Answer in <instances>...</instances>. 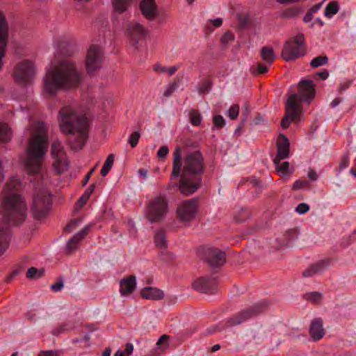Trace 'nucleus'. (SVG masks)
<instances>
[{
	"instance_id": "obj_1",
	"label": "nucleus",
	"mask_w": 356,
	"mask_h": 356,
	"mask_svg": "<svg viewBox=\"0 0 356 356\" xmlns=\"http://www.w3.org/2000/svg\"><path fill=\"white\" fill-rule=\"evenodd\" d=\"M181 148L177 147L173 152L172 169L170 179L180 177L177 186L180 193L186 196L197 191L202 184L204 172V157L199 150L188 153L182 161Z\"/></svg>"
},
{
	"instance_id": "obj_2",
	"label": "nucleus",
	"mask_w": 356,
	"mask_h": 356,
	"mask_svg": "<svg viewBox=\"0 0 356 356\" xmlns=\"http://www.w3.org/2000/svg\"><path fill=\"white\" fill-rule=\"evenodd\" d=\"M82 79L81 72L74 63L61 60L46 73L44 90L48 95L53 97L61 90L77 88Z\"/></svg>"
},
{
	"instance_id": "obj_3",
	"label": "nucleus",
	"mask_w": 356,
	"mask_h": 356,
	"mask_svg": "<svg viewBox=\"0 0 356 356\" xmlns=\"http://www.w3.org/2000/svg\"><path fill=\"white\" fill-rule=\"evenodd\" d=\"M1 213L6 225L0 223V256L9 247L11 233L8 225L20 226L26 218V204L17 193H10L1 202Z\"/></svg>"
},
{
	"instance_id": "obj_4",
	"label": "nucleus",
	"mask_w": 356,
	"mask_h": 356,
	"mask_svg": "<svg viewBox=\"0 0 356 356\" xmlns=\"http://www.w3.org/2000/svg\"><path fill=\"white\" fill-rule=\"evenodd\" d=\"M59 115L61 131L65 134H77L74 141H70L72 148L74 150L81 149L88 137V118L83 115H79L70 106L63 107L59 111Z\"/></svg>"
},
{
	"instance_id": "obj_5",
	"label": "nucleus",
	"mask_w": 356,
	"mask_h": 356,
	"mask_svg": "<svg viewBox=\"0 0 356 356\" xmlns=\"http://www.w3.org/2000/svg\"><path fill=\"white\" fill-rule=\"evenodd\" d=\"M298 93L292 94L287 99L285 115L281 121L282 129H287L291 120L298 122L302 114L301 103L305 102L309 104L314 99L316 95L314 81L312 80L302 79L298 84Z\"/></svg>"
},
{
	"instance_id": "obj_6",
	"label": "nucleus",
	"mask_w": 356,
	"mask_h": 356,
	"mask_svg": "<svg viewBox=\"0 0 356 356\" xmlns=\"http://www.w3.org/2000/svg\"><path fill=\"white\" fill-rule=\"evenodd\" d=\"M270 302L267 300H262L252 306L247 307L227 318L225 323L211 327L207 330L209 334L222 331L225 327H234L245 321L254 318L266 312L270 307Z\"/></svg>"
},
{
	"instance_id": "obj_7",
	"label": "nucleus",
	"mask_w": 356,
	"mask_h": 356,
	"mask_svg": "<svg viewBox=\"0 0 356 356\" xmlns=\"http://www.w3.org/2000/svg\"><path fill=\"white\" fill-rule=\"evenodd\" d=\"M47 138L42 134L36 135L29 143L25 168L29 174L36 175L41 168L42 159L45 154Z\"/></svg>"
},
{
	"instance_id": "obj_8",
	"label": "nucleus",
	"mask_w": 356,
	"mask_h": 356,
	"mask_svg": "<svg viewBox=\"0 0 356 356\" xmlns=\"http://www.w3.org/2000/svg\"><path fill=\"white\" fill-rule=\"evenodd\" d=\"M305 35L302 33L288 40L285 42L282 50V58L289 62L304 56L305 54Z\"/></svg>"
},
{
	"instance_id": "obj_9",
	"label": "nucleus",
	"mask_w": 356,
	"mask_h": 356,
	"mask_svg": "<svg viewBox=\"0 0 356 356\" xmlns=\"http://www.w3.org/2000/svg\"><path fill=\"white\" fill-rule=\"evenodd\" d=\"M168 211V203L165 195H159L149 201L145 211V217L151 223L162 221Z\"/></svg>"
},
{
	"instance_id": "obj_10",
	"label": "nucleus",
	"mask_w": 356,
	"mask_h": 356,
	"mask_svg": "<svg viewBox=\"0 0 356 356\" xmlns=\"http://www.w3.org/2000/svg\"><path fill=\"white\" fill-rule=\"evenodd\" d=\"M198 257L212 268H219L226 262L224 251L213 247L201 246L197 249Z\"/></svg>"
},
{
	"instance_id": "obj_11",
	"label": "nucleus",
	"mask_w": 356,
	"mask_h": 356,
	"mask_svg": "<svg viewBox=\"0 0 356 356\" xmlns=\"http://www.w3.org/2000/svg\"><path fill=\"white\" fill-rule=\"evenodd\" d=\"M51 197L44 191H39L33 195L31 213L35 220H40L46 218L50 207Z\"/></svg>"
},
{
	"instance_id": "obj_12",
	"label": "nucleus",
	"mask_w": 356,
	"mask_h": 356,
	"mask_svg": "<svg viewBox=\"0 0 356 356\" xmlns=\"http://www.w3.org/2000/svg\"><path fill=\"white\" fill-rule=\"evenodd\" d=\"M35 74L33 63L28 60L19 63L15 67L13 76L15 81L22 85H26L31 81Z\"/></svg>"
},
{
	"instance_id": "obj_13",
	"label": "nucleus",
	"mask_w": 356,
	"mask_h": 356,
	"mask_svg": "<svg viewBox=\"0 0 356 356\" xmlns=\"http://www.w3.org/2000/svg\"><path fill=\"white\" fill-rule=\"evenodd\" d=\"M197 212V198L184 201L177 209V215L181 222L191 221Z\"/></svg>"
},
{
	"instance_id": "obj_14",
	"label": "nucleus",
	"mask_w": 356,
	"mask_h": 356,
	"mask_svg": "<svg viewBox=\"0 0 356 356\" xmlns=\"http://www.w3.org/2000/svg\"><path fill=\"white\" fill-rule=\"evenodd\" d=\"M103 61V54L101 48L94 44L91 45L86 57V70L89 74H92L98 70Z\"/></svg>"
},
{
	"instance_id": "obj_15",
	"label": "nucleus",
	"mask_w": 356,
	"mask_h": 356,
	"mask_svg": "<svg viewBox=\"0 0 356 356\" xmlns=\"http://www.w3.org/2000/svg\"><path fill=\"white\" fill-rule=\"evenodd\" d=\"M154 241L156 248L161 250L160 256L164 261H170L174 259L173 254L167 251L168 243L166 234L163 229L157 230L154 234Z\"/></svg>"
},
{
	"instance_id": "obj_16",
	"label": "nucleus",
	"mask_w": 356,
	"mask_h": 356,
	"mask_svg": "<svg viewBox=\"0 0 356 356\" xmlns=\"http://www.w3.org/2000/svg\"><path fill=\"white\" fill-rule=\"evenodd\" d=\"M193 287L200 293L213 294L216 291L217 281L213 277H201L193 283Z\"/></svg>"
},
{
	"instance_id": "obj_17",
	"label": "nucleus",
	"mask_w": 356,
	"mask_h": 356,
	"mask_svg": "<svg viewBox=\"0 0 356 356\" xmlns=\"http://www.w3.org/2000/svg\"><path fill=\"white\" fill-rule=\"evenodd\" d=\"M277 155L273 159L275 164L280 163V160L287 159L289 156L290 144L288 138L283 134L278 136L277 140Z\"/></svg>"
},
{
	"instance_id": "obj_18",
	"label": "nucleus",
	"mask_w": 356,
	"mask_h": 356,
	"mask_svg": "<svg viewBox=\"0 0 356 356\" xmlns=\"http://www.w3.org/2000/svg\"><path fill=\"white\" fill-rule=\"evenodd\" d=\"M51 154L54 159L53 166L58 172L62 173L63 170L61 169L62 157L65 154L63 147L58 140H55L51 144Z\"/></svg>"
},
{
	"instance_id": "obj_19",
	"label": "nucleus",
	"mask_w": 356,
	"mask_h": 356,
	"mask_svg": "<svg viewBox=\"0 0 356 356\" xmlns=\"http://www.w3.org/2000/svg\"><path fill=\"white\" fill-rule=\"evenodd\" d=\"M146 33L144 27L137 22L131 23L127 29V33L133 45H136L140 40L145 38Z\"/></svg>"
},
{
	"instance_id": "obj_20",
	"label": "nucleus",
	"mask_w": 356,
	"mask_h": 356,
	"mask_svg": "<svg viewBox=\"0 0 356 356\" xmlns=\"http://www.w3.org/2000/svg\"><path fill=\"white\" fill-rule=\"evenodd\" d=\"M331 259L320 260L318 262L310 266L306 270H305L302 272V276L307 277L321 274L324 271L325 269H326L331 264Z\"/></svg>"
},
{
	"instance_id": "obj_21",
	"label": "nucleus",
	"mask_w": 356,
	"mask_h": 356,
	"mask_svg": "<svg viewBox=\"0 0 356 356\" xmlns=\"http://www.w3.org/2000/svg\"><path fill=\"white\" fill-rule=\"evenodd\" d=\"M140 8L143 15L148 20H154L157 15V6L154 0H142Z\"/></svg>"
},
{
	"instance_id": "obj_22",
	"label": "nucleus",
	"mask_w": 356,
	"mask_h": 356,
	"mask_svg": "<svg viewBox=\"0 0 356 356\" xmlns=\"http://www.w3.org/2000/svg\"><path fill=\"white\" fill-rule=\"evenodd\" d=\"M136 288V277L134 275L122 279L120 282V293L122 296L131 294Z\"/></svg>"
},
{
	"instance_id": "obj_23",
	"label": "nucleus",
	"mask_w": 356,
	"mask_h": 356,
	"mask_svg": "<svg viewBox=\"0 0 356 356\" xmlns=\"http://www.w3.org/2000/svg\"><path fill=\"white\" fill-rule=\"evenodd\" d=\"M309 332L311 338L315 341H319L324 337L325 331L321 318H314L311 322Z\"/></svg>"
},
{
	"instance_id": "obj_24",
	"label": "nucleus",
	"mask_w": 356,
	"mask_h": 356,
	"mask_svg": "<svg viewBox=\"0 0 356 356\" xmlns=\"http://www.w3.org/2000/svg\"><path fill=\"white\" fill-rule=\"evenodd\" d=\"M8 31H9V25L8 20L3 14V13L0 10V52L3 51V48L8 45ZM2 56V54H1Z\"/></svg>"
},
{
	"instance_id": "obj_25",
	"label": "nucleus",
	"mask_w": 356,
	"mask_h": 356,
	"mask_svg": "<svg viewBox=\"0 0 356 356\" xmlns=\"http://www.w3.org/2000/svg\"><path fill=\"white\" fill-rule=\"evenodd\" d=\"M141 296L148 300H162L164 293L162 290L152 286L145 287L141 290Z\"/></svg>"
},
{
	"instance_id": "obj_26",
	"label": "nucleus",
	"mask_w": 356,
	"mask_h": 356,
	"mask_svg": "<svg viewBox=\"0 0 356 356\" xmlns=\"http://www.w3.org/2000/svg\"><path fill=\"white\" fill-rule=\"evenodd\" d=\"M132 0H111L114 10L118 13H124L129 7Z\"/></svg>"
},
{
	"instance_id": "obj_27",
	"label": "nucleus",
	"mask_w": 356,
	"mask_h": 356,
	"mask_svg": "<svg viewBox=\"0 0 356 356\" xmlns=\"http://www.w3.org/2000/svg\"><path fill=\"white\" fill-rule=\"evenodd\" d=\"M12 131L7 124L0 122V143H7L11 140Z\"/></svg>"
},
{
	"instance_id": "obj_28",
	"label": "nucleus",
	"mask_w": 356,
	"mask_h": 356,
	"mask_svg": "<svg viewBox=\"0 0 356 356\" xmlns=\"http://www.w3.org/2000/svg\"><path fill=\"white\" fill-rule=\"evenodd\" d=\"M74 327V325L70 322L63 323L56 326L51 331V334L54 336H58L61 333L72 331Z\"/></svg>"
},
{
	"instance_id": "obj_29",
	"label": "nucleus",
	"mask_w": 356,
	"mask_h": 356,
	"mask_svg": "<svg viewBox=\"0 0 356 356\" xmlns=\"http://www.w3.org/2000/svg\"><path fill=\"white\" fill-rule=\"evenodd\" d=\"M262 59L269 65H271L275 59L274 51L272 48L264 47L261 50Z\"/></svg>"
},
{
	"instance_id": "obj_30",
	"label": "nucleus",
	"mask_w": 356,
	"mask_h": 356,
	"mask_svg": "<svg viewBox=\"0 0 356 356\" xmlns=\"http://www.w3.org/2000/svg\"><path fill=\"white\" fill-rule=\"evenodd\" d=\"M339 4L338 1H333L330 2L325 8V15L331 18L333 15H336L339 12Z\"/></svg>"
},
{
	"instance_id": "obj_31",
	"label": "nucleus",
	"mask_w": 356,
	"mask_h": 356,
	"mask_svg": "<svg viewBox=\"0 0 356 356\" xmlns=\"http://www.w3.org/2000/svg\"><path fill=\"white\" fill-rule=\"evenodd\" d=\"M114 159H115V155L113 154H109L108 156V157L106 158V159L103 165V167L101 170V174L103 177H105L108 174L109 171L111 170V169L113 165Z\"/></svg>"
},
{
	"instance_id": "obj_32",
	"label": "nucleus",
	"mask_w": 356,
	"mask_h": 356,
	"mask_svg": "<svg viewBox=\"0 0 356 356\" xmlns=\"http://www.w3.org/2000/svg\"><path fill=\"white\" fill-rule=\"evenodd\" d=\"M21 181L17 177H12L9 179L5 186V189L8 192L17 190L20 186Z\"/></svg>"
},
{
	"instance_id": "obj_33",
	"label": "nucleus",
	"mask_w": 356,
	"mask_h": 356,
	"mask_svg": "<svg viewBox=\"0 0 356 356\" xmlns=\"http://www.w3.org/2000/svg\"><path fill=\"white\" fill-rule=\"evenodd\" d=\"M44 273V268H41L38 270L35 267H31L28 269L26 272V277L33 280V279H38L43 276Z\"/></svg>"
},
{
	"instance_id": "obj_34",
	"label": "nucleus",
	"mask_w": 356,
	"mask_h": 356,
	"mask_svg": "<svg viewBox=\"0 0 356 356\" xmlns=\"http://www.w3.org/2000/svg\"><path fill=\"white\" fill-rule=\"evenodd\" d=\"M169 339V336L167 334L162 335L158 340L156 343V346H158L155 352L157 355L163 353L164 349L168 347V343H164V341H167Z\"/></svg>"
},
{
	"instance_id": "obj_35",
	"label": "nucleus",
	"mask_w": 356,
	"mask_h": 356,
	"mask_svg": "<svg viewBox=\"0 0 356 356\" xmlns=\"http://www.w3.org/2000/svg\"><path fill=\"white\" fill-rule=\"evenodd\" d=\"M328 58L327 56H320L313 58L310 62V65L313 68L318 67L321 65L327 64Z\"/></svg>"
},
{
	"instance_id": "obj_36",
	"label": "nucleus",
	"mask_w": 356,
	"mask_h": 356,
	"mask_svg": "<svg viewBox=\"0 0 356 356\" xmlns=\"http://www.w3.org/2000/svg\"><path fill=\"white\" fill-rule=\"evenodd\" d=\"M298 236L299 231L298 229L294 228L287 230L284 235L285 239L286 240V245L296 240L298 238Z\"/></svg>"
},
{
	"instance_id": "obj_37",
	"label": "nucleus",
	"mask_w": 356,
	"mask_h": 356,
	"mask_svg": "<svg viewBox=\"0 0 356 356\" xmlns=\"http://www.w3.org/2000/svg\"><path fill=\"white\" fill-rule=\"evenodd\" d=\"M323 298V295L320 292L317 291H313L310 293H307L305 295V298L310 301L313 303H318Z\"/></svg>"
},
{
	"instance_id": "obj_38",
	"label": "nucleus",
	"mask_w": 356,
	"mask_h": 356,
	"mask_svg": "<svg viewBox=\"0 0 356 356\" xmlns=\"http://www.w3.org/2000/svg\"><path fill=\"white\" fill-rule=\"evenodd\" d=\"M90 229V225L86 226L85 227H83L81 230H80L79 232H77L76 234H74L70 238V242L72 243L74 239H77L78 241H81L82 239H83L88 235Z\"/></svg>"
},
{
	"instance_id": "obj_39",
	"label": "nucleus",
	"mask_w": 356,
	"mask_h": 356,
	"mask_svg": "<svg viewBox=\"0 0 356 356\" xmlns=\"http://www.w3.org/2000/svg\"><path fill=\"white\" fill-rule=\"evenodd\" d=\"M191 122L193 126H200L202 122V115L196 110H193L190 113Z\"/></svg>"
},
{
	"instance_id": "obj_40",
	"label": "nucleus",
	"mask_w": 356,
	"mask_h": 356,
	"mask_svg": "<svg viewBox=\"0 0 356 356\" xmlns=\"http://www.w3.org/2000/svg\"><path fill=\"white\" fill-rule=\"evenodd\" d=\"M212 88V82L211 80H207L202 82V85L198 88L200 94L208 93Z\"/></svg>"
},
{
	"instance_id": "obj_41",
	"label": "nucleus",
	"mask_w": 356,
	"mask_h": 356,
	"mask_svg": "<svg viewBox=\"0 0 356 356\" xmlns=\"http://www.w3.org/2000/svg\"><path fill=\"white\" fill-rule=\"evenodd\" d=\"M309 186H310V184H309V181H307L306 179H304V180L299 179V180L296 181L293 183V184L292 186V190L296 191V190L302 189L304 188H308V187H309Z\"/></svg>"
},
{
	"instance_id": "obj_42",
	"label": "nucleus",
	"mask_w": 356,
	"mask_h": 356,
	"mask_svg": "<svg viewBox=\"0 0 356 356\" xmlns=\"http://www.w3.org/2000/svg\"><path fill=\"white\" fill-rule=\"evenodd\" d=\"M250 211L248 209H241L235 216V220L238 222L244 221L250 217Z\"/></svg>"
},
{
	"instance_id": "obj_43",
	"label": "nucleus",
	"mask_w": 356,
	"mask_h": 356,
	"mask_svg": "<svg viewBox=\"0 0 356 356\" xmlns=\"http://www.w3.org/2000/svg\"><path fill=\"white\" fill-rule=\"evenodd\" d=\"M213 123L216 128L221 129L225 125V120L220 115H215L213 118Z\"/></svg>"
},
{
	"instance_id": "obj_44",
	"label": "nucleus",
	"mask_w": 356,
	"mask_h": 356,
	"mask_svg": "<svg viewBox=\"0 0 356 356\" xmlns=\"http://www.w3.org/2000/svg\"><path fill=\"white\" fill-rule=\"evenodd\" d=\"M276 169L282 172L284 175H289L291 173V171H289V163L288 161H284L282 163L280 164V162L277 164H275Z\"/></svg>"
},
{
	"instance_id": "obj_45",
	"label": "nucleus",
	"mask_w": 356,
	"mask_h": 356,
	"mask_svg": "<svg viewBox=\"0 0 356 356\" xmlns=\"http://www.w3.org/2000/svg\"><path fill=\"white\" fill-rule=\"evenodd\" d=\"M140 138V134L139 131H134L129 137V143L131 147H135Z\"/></svg>"
},
{
	"instance_id": "obj_46",
	"label": "nucleus",
	"mask_w": 356,
	"mask_h": 356,
	"mask_svg": "<svg viewBox=\"0 0 356 356\" xmlns=\"http://www.w3.org/2000/svg\"><path fill=\"white\" fill-rule=\"evenodd\" d=\"M80 241L77 239H74L71 243L70 239L67 242L65 249L67 254H71L72 252L76 250L78 247V244Z\"/></svg>"
},
{
	"instance_id": "obj_47",
	"label": "nucleus",
	"mask_w": 356,
	"mask_h": 356,
	"mask_svg": "<svg viewBox=\"0 0 356 356\" xmlns=\"http://www.w3.org/2000/svg\"><path fill=\"white\" fill-rule=\"evenodd\" d=\"M178 88V83L174 81L169 84L163 92V96L169 97Z\"/></svg>"
},
{
	"instance_id": "obj_48",
	"label": "nucleus",
	"mask_w": 356,
	"mask_h": 356,
	"mask_svg": "<svg viewBox=\"0 0 356 356\" xmlns=\"http://www.w3.org/2000/svg\"><path fill=\"white\" fill-rule=\"evenodd\" d=\"M229 117L231 120H236L239 113V106L238 104L232 105L229 111Z\"/></svg>"
},
{
	"instance_id": "obj_49",
	"label": "nucleus",
	"mask_w": 356,
	"mask_h": 356,
	"mask_svg": "<svg viewBox=\"0 0 356 356\" xmlns=\"http://www.w3.org/2000/svg\"><path fill=\"white\" fill-rule=\"evenodd\" d=\"M63 277L60 276L58 278V281L56 282L51 285L50 288L52 291L58 292L63 289Z\"/></svg>"
},
{
	"instance_id": "obj_50",
	"label": "nucleus",
	"mask_w": 356,
	"mask_h": 356,
	"mask_svg": "<svg viewBox=\"0 0 356 356\" xmlns=\"http://www.w3.org/2000/svg\"><path fill=\"white\" fill-rule=\"evenodd\" d=\"M349 154L346 153L343 155L341 160L340 161V163L339 165V170L340 171L343 170V169L346 168L349 165Z\"/></svg>"
},
{
	"instance_id": "obj_51",
	"label": "nucleus",
	"mask_w": 356,
	"mask_h": 356,
	"mask_svg": "<svg viewBox=\"0 0 356 356\" xmlns=\"http://www.w3.org/2000/svg\"><path fill=\"white\" fill-rule=\"evenodd\" d=\"M309 210V206L307 203H300L296 208V211L299 214H305Z\"/></svg>"
},
{
	"instance_id": "obj_52",
	"label": "nucleus",
	"mask_w": 356,
	"mask_h": 356,
	"mask_svg": "<svg viewBox=\"0 0 356 356\" xmlns=\"http://www.w3.org/2000/svg\"><path fill=\"white\" fill-rule=\"evenodd\" d=\"M81 222V220L79 218H74L70 220V222L65 226V230L66 232H70L72 230L76 227L79 222Z\"/></svg>"
},
{
	"instance_id": "obj_53",
	"label": "nucleus",
	"mask_w": 356,
	"mask_h": 356,
	"mask_svg": "<svg viewBox=\"0 0 356 356\" xmlns=\"http://www.w3.org/2000/svg\"><path fill=\"white\" fill-rule=\"evenodd\" d=\"M168 152H169L168 147L165 145L162 146L159 148V149L157 152V156L159 159H165Z\"/></svg>"
},
{
	"instance_id": "obj_54",
	"label": "nucleus",
	"mask_w": 356,
	"mask_h": 356,
	"mask_svg": "<svg viewBox=\"0 0 356 356\" xmlns=\"http://www.w3.org/2000/svg\"><path fill=\"white\" fill-rule=\"evenodd\" d=\"M298 12L296 9L289 8L284 11L282 17L284 18H292L296 16Z\"/></svg>"
},
{
	"instance_id": "obj_55",
	"label": "nucleus",
	"mask_w": 356,
	"mask_h": 356,
	"mask_svg": "<svg viewBox=\"0 0 356 356\" xmlns=\"http://www.w3.org/2000/svg\"><path fill=\"white\" fill-rule=\"evenodd\" d=\"M234 35L229 32H226L221 38V42L225 44L229 41L234 40Z\"/></svg>"
},
{
	"instance_id": "obj_56",
	"label": "nucleus",
	"mask_w": 356,
	"mask_h": 356,
	"mask_svg": "<svg viewBox=\"0 0 356 356\" xmlns=\"http://www.w3.org/2000/svg\"><path fill=\"white\" fill-rule=\"evenodd\" d=\"M328 76H329V73H328L327 70H323L321 72H316L314 76V78L315 79L319 78L322 80H325L327 79Z\"/></svg>"
},
{
	"instance_id": "obj_57",
	"label": "nucleus",
	"mask_w": 356,
	"mask_h": 356,
	"mask_svg": "<svg viewBox=\"0 0 356 356\" xmlns=\"http://www.w3.org/2000/svg\"><path fill=\"white\" fill-rule=\"evenodd\" d=\"M351 83H352L351 81H346L343 83H341L339 84V86L338 88V92L341 93L343 91L346 90V89H348L350 87Z\"/></svg>"
},
{
	"instance_id": "obj_58",
	"label": "nucleus",
	"mask_w": 356,
	"mask_h": 356,
	"mask_svg": "<svg viewBox=\"0 0 356 356\" xmlns=\"http://www.w3.org/2000/svg\"><path fill=\"white\" fill-rule=\"evenodd\" d=\"M95 188V184H91L83 193V195L87 197L88 199L90 198V195L93 193Z\"/></svg>"
},
{
	"instance_id": "obj_59",
	"label": "nucleus",
	"mask_w": 356,
	"mask_h": 356,
	"mask_svg": "<svg viewBox=\"0 0 356 356\" xmlns=\"http://www.w3.org/2000/svg\"><path fill=\"white\" fill-rule=\"evenodd\" d=\"M308 178L312 181H315L316 180H318V174L316 173V170H314V169H311L309 172H308Z\"/></svg>"
},
{
	"instance_id": "obj_60",
	"label": "nucleus",
	"mask_w": 356,
	"mask_h": 356,
	"mask_svg": "<svg viewBox=\"0 0 356 356\" xmlns=\"http://www.w3.org/2000/svg\"><path fill=\"white\" fill-rule=\"evenodd\" d=\"M268 70V67L266 65L259 63L257 65V73L258 74H264L267 72Z\"/></svg>"
},
{
	"instance_id": "obj_61",
	"label": "nucleus",
	"mask_w": 356,
	"mask_h": 356,
	"mask_svg": "<svg viewBox=\"0 0 356 356\" xmlns=\"http://www.w3.org/2000/svg\"><path fill=\"white\" fill-rule=\"evenodd\" d=\"M134 350V346L131 343H127L126 344L125 350L123 351L126 356L131 355Z\"/></svg>"
},
{
	"instance_id": "obj_62",
	"label": "nucleus",
	"mask_w": 356,
	"mask_h": 356,
	"mask_svg": "<svg viewBox=\"0 0 356 356\" xmlns=\"http://www.w3.org/2000/svg\"><path fill=\"white\" fill-rule=\"evenodd\" d=\"M38 356H57V353L54 350H42Z\"/></svg>"
},
{
	"instance_id": "obj_63",
	"label": "nucleus",
	"mask_w": 356,
	"mask_h": 356,
	"mask_svg": "<svg viewBox=\"0 0 356 356\" xmlns=\"http://www.w3.org/2000/svg\"><path fill=\"white\" fill-rule=\"evenodd\" d=\"M313 13L308 10L307 13L305 14V17H303V22L305 23H308L311 22L313 19Z\"/></svg>"
},
{
	"instance_id": "obj_64",
	"label": "nucleus",
	"mask_w": 356,
	"mask_h": 356,
	"mask_svg": "<svg viewBox=\"0 0 356 356\" xmlns=\"http://www.w3.org/2000/svg\"><path fill=\"white\" fill-rule=\"evenodd\" d=\"M154 71L156 72H166L167 68L165 67L161 66L159 63L156 64L154 67Z\"/></svg>"
}]
</instances>
